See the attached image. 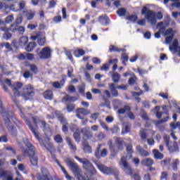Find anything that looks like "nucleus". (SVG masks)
Instances as JSON below:
<instances>
[{
  "label": "nucleus",
  "mask_w": 180,
  "mask_h": 180,
  "mask_svg": "<svg viewBox=\"0 0 180 180\" xmlns=\"http://www.w3.org/2000/svg\"><path fill=\"white\" fill-rule=\"evenodd\" d=\"M4 81L6 84L8 85V86H11L15 96H19L20 95H23V96H25V98H27V96H34V90H33V86L32 85L29 84L25 86L24 87V92L20 93V88L23 86V84L22 83L16 82L12 84L9 79H6Z\"/></svg>",
  "instance_id": "f257e3e1"
},
{
  "label": "nucleus",
  "mask_w": 180,
  "mask_h": 180,
  "mask_svg": "<svg viewBox=\"0 0 180 180\" xmlns=\"http://www.w3.org/2000/svg\"><path fill=\"white\" fill-rule=\"evenodd\" d=\"M34 120V123L35 124V128H33L30 124H29L30 129L32 131L34 136L36 137V139L39 141V143H41V139H40L39 134V132L36 131V129L37 127H41L43 129V131H44L45 134H49L50 133V128L49 127L48 124L44 121H40L39 120V118L37 117H32Z\"/></svg>",
  "instance_id": "f03ea898"
},
{
  "label": "nucleus",
  "mask_w": 180,
  "mask_h": 180,
  "mask_svg": "<svg viewBox=\"0 0 180 180\" xmlns=\"http://www.w3.org/2000/svg\"><path fill=\"white\" fill-rule=\"evenodd\" d=\"M169 23V16L167 17V22H160L157 25V29H158L160 32L165 36H167L165 39L166 44H171V42L172 41V39L174 37V34H175V32H174V30L171 28L165 31V27L168 26Z\"/></svg>",
  "instance_id": "7ed1b4c3"
},
{
  "label": "nucleus",
  "mask_w": 180,
  "mask_h": 180,
  "mask_svg": "<svg viewBox=\"0 0 180 180\" xmlns=\"http://www.w3.org/2000/svg\"><path fill=\"white\" fill-rule=\"evenodd\" d=\"M65 162L68 164V166L69 167V168H70L72 172H74L75 176H76L78 180H95L92 177H86V179H85V177L82 176L81 172H79V168L75 163L71 161V159L67 158L65 160Z\"/></svg>",
  "instance_id": "20e7f679"
},
{
  "label": "nucleus",
  "mask_w": 180,
  "mask_h": 180,
  "mask_svg": "<svg viewBox=\"0 0 180 180\" xmlns=\"http://www.w3.org/2000/svg\"><path fill=\"white\" fill-rule=\"evenodd\" d=\"M24 144L27 147L25 154H29L30 157V162L34 166L37 165V157L34 155V146H32L27 139H23Z\"/></svg>",
  "instance_id": "39448f33"
},
{
  "label": "nucleus",
  "mask_w": 180,
  "mask_h": 180,
  "mask_svg": "<svg viewBox=\"0 0 180 180\" xmlns=\"http://www.w3.org/2000/svg\"><path fill=\"white\" fill-rule=\"evenodd\" d=\"M120 167H122L123 171L127 174V175H130V176H132L134 180H140V176L138 174H135L133 176V169H131V167H130V165L126 162V159L124 158H121L120 162Z\"/></svg>",
  "instance_id": "423d86ee"
},
{
  "label": "nucleus",
  "mask_w": 180,
  "mask_h": 180,
  "mask_svg": "<svg viewBox=\"0 0 180 180\" xmlns=\"http://www.w3.org/2000/svg\"><path fill=\"white\" fill-rule=\"evenodd\" d=\"M75 158L79 162L83 164L84 168H85V169L88 171V172H90L91 175H95V174H96V169H95V167H94L92 163L90 162L89 160H86V158H80L78 156H75Z\"/></svg>",
  "instance_id": "0eeeda50"
},
{
  "label": "nucleus",
  "mask_w": 180,
  "mask_h": 180,
  "mask_svg": "<svg viewBox=\"0 0 180 180\" xmlns=\"http://www.w3.org/2000/svg\"><path fill=\"white\" fill-rule=\"evenodd\" d=\"M141 13L142 15H145V18L146 19H147L148 22L150 23V25H155L157 23L155 13H154L153 11L148 10L147 7H143Z\"/></svg>",
  "instance_id": "6e6552de"
},
{
  "label": "nucleus",
  "mask_w": 180,
  "mask_h": 180,
  "mask_svg": "<svg viewBox=\"0 0 180 180\" xmlns=\"http://www.w3.org/2000/svg\"><path fill=\"white\" fill-rule=\"evenodd\" d=\"M16 5V0H6V2H0V9L5 8L6 9H10L13 12H18V8H15Z\"/></svg>",
  "instance_id": "1a4fd4ad"
},
{
  "label": "nucleus",
  "mask_w": 180,
  "mask_h": 180,
  "mask_svg": "<svg viewBox=\"0 0 180 180\" xmlns=\"http://www.w3.org/2000/svg\"><path fill=\"white\" fill-rule=\"evenodd\" d=\"M36 53L38 54L39 57L44 60L51 57V49H50L49 47H44L41 51L40 49H37Z\"/></svg>",
  "instance_id": "9d476101"
},
{
  "label": "nucleus",
  "mask_w": 180,
  "mask_h": 180,
  "mask_svg": "<svg viewBox=\"0 0 180 180\" xmlns=\"http://www.w3.org/2000/svg\"><path fill=\"white\" fill-rule=\"evenodd\" d=\"M101 147H103V144H98L94 153L96 158H98V160H100V158H103L108 155V149L103 148L101 150Z\"/></svg>",
  "instance_id": "9b49d317"
},
{
  "label": "nucleus",
  "mask_w": 180,
  "mask_h": 180,
  "mask_svg": "<svg viewBox=\"0 0 180 180\" xmlns=\"http://www.w3.org/2000/svg\"><path fill=\"white\" fill-rule=\"evenodd\" d=\"M94 164H96L99 171H101V172H103V174H105V175H110L113 174V169H112V168L105 167L102 164H99L96 160H94Z\"/></svg>",
  "instance_id": "f8f14e48"
},
{
  "label": "nucleus",
  "mask_w": 180,
  "mask_h": 180,
  "mask_svg": "<svg viewBox=\"0 0 180 180\" xmlns=\"http://www.w3.org/2000/svg\"><path fill=\"white\" fill-rule=\"evenodd\" d=\"M4 119L6 122V125L7 126L8 130H10V131L13 134H16V129L12 127V121H11L12 120V112H9L8 115L6 117L4 116Z\"/></svg>",
  "instance_id": "ddd939ff"
},
{
  "label": "nucleus",
  "mask_w": 180,
  "mask_h": 180,
  "mask_svg": "<svg viewBox=\"0 0 180 180\" xmlns=\"http://www.w3.org/2000/svg\"><path fill=\"white\" fill-rule=\"evenodd\" d=\"M10 32H12L13 33H16V32H18L20 34H23L25 32V28L23 26H18L15 24H12L10 26Z\"/></svg>",
  "instance_id": "4468645a"
},
{
  "label": "nucleus",
  "mask_w": 180,
  "mask_h": 180,
  "mask_svg": "<svg viewBox=\"0 0 180 180\" xmlns=\"http://www.w3.org/2000/svg\"><path fill=\"white\" fill-rule=\"evenodd\" d=\"M169 49L170 51L178 53L179 56H180V46H178V39H174L172 45H170Z\"/></svg>",
  "instance_id": "2eb2a0df"
},
{
  "label": "nucleus",
  "mask_w": 180,
  "mask_h": 180,
  "mask_svg": "<svg viewBox=\"0 0 180 180\" xmlns=\"http://www.w3.org/2000/svg\"><path fill=\"white\" fill-rule=\"evenodd\" d=\"M89 111H88L87 110H85L84 108H79L77 110L76 116L79 119H84V117L86 116V115H89Z\"/></svg>",
  "instance_id": "dca6fc26"
},
{
  "label": "nucleus",
  "mask_w": 180,
  "mask_h": 180,
  "mask_svg": "<svg viewBox=\"0 0 180 180\" xmlns=\"http://www.w3.org/2000/svg\"><path fill=\"white\" fill-rule=\"evenodd\" d=\"M141 163L143 167H151V165L154 164V160L151 158H145L141 162Z\"/></svg>",
  "instance_id": "f3484780"
},
{
  "label": "nucleus",
  "mask_w": 180,
  "mask_h": 180,
  "mask_svg": "<svg viewBox=\"0 0 180 180\" xmlns=\"http://www.w3.org/2000/svg\"><path fill=\"white\" fill-rule=\"evenodd\" d=\"M153 154L154 158L156 160H162L164 158V155L161 153L159 150L154 149L153 150Z\"/></svg>",
  "instance_id": "a211bd4d"
},
{
  "label": "nucleus",
  "mask_w": 180,
  "mask_h": 180,
  "mask_svg": "<svg viewBox=\"0 0 180 180\" xmlns=\"http://www.w3.org/2000/svg\"><path fill=\"white\" fill-rule=\"evenodd\" d=\"M133 146L131 145H128L127 146V152L128 153V156H123L122 158H125V160H126V162H127V160H130V158H131V157H133L131 155V153H133Z\"/></svg>",
  "instance_id": "6ab92c4d"
},
{
  "label": "nucleus",
  "mask_w": 180,
  "mask_h": 180,
  "mask_svg": "<svg viewBox=\"0 0 180 180\" xmlns=\"http://www.w3.org/2000/svg\"><path fill=\"white\" fill-rule=\"evenodd\" d=\"M110 91H111V94L113 96H117L119 95V93L117 92V87L115 85V84L112 83L109 85Z\"/></svg>",
  "instance_id": "aec40b11"
},
{
  "label": "nucleus",
  "mask_w": 180,
  "mask_h": 180,
  "mask_svg": "<svg viewBox=\"0 0 180 180\" xmlns=\"http://www.w3.org/2000/svg\"><path fill=\"white\" fill-rule=\"evenodd\" d=\"M82 144L84 152L86 154H90V153H92V148H91V146H89V144H88L87 142H83Z\"/></svg>",
  "instance_id": "412c9836"
},
{
  "label": "nucleus",
  "mask_w": 180,
  "mask_h": 180,
  "mask_svg": "<svg viewBox=\"0 0 180 180\" xmlns=\"http://www.w3.org/2000/svg\"><path fill=\"white\" fill-rule=\"evenodd\" d=\"M58 166L60 167L61 171L63 172V174H65V176L66 178V179L68 180H75L74 179V178H72V176H70L68 174V173L67 172V170H65V169L64 168V167H63V165H61V164H60L59 162H58Z\"/></svg>",
  "instance_id": "4be33fe9"
},
{
  "label": "nucleus",
  "mask_w": 180,
  "mask_h": 180,
  "mask_svg": "<svg viewBox=\"0 0 180 180\" xmlns=\"http://www.w3.org/2000/svg\"><path fill=\"white\" fill-rule=\"evenodd\" d=\"M59 120L62 123V124H63L62 130L65 133L68 130V128L65 125L67 124V120L64 117H60Z\"/></svg>",
  "instance_id": "5701e85b"
},
{
  "label": "nucleus",
  "mask_w": 180,
  "mask_h": 180,
  "mask_svg": "<svg viewBox=\"0 0 180 180\" xmlns=\"http://www.w3.org/2000/svg\"><path fill=\"white\" fill-rule=\"evenodd\" d=\"M169 151L171 153H178L179 151V148H178V144L176 143H174L172 146H167Z\"/></svg>",
  "instance_id": "b1692460"
},
{
  "label": "nucleus",
  "mask_w": 180,
  "mask_h": 180,
  "mask_svg": "<svg viewBox=\"0 0 180 180\" xmlns=\"http://www.w3.org/2000/svg\"><path fill=\"white\" fill-rule=\"evenodd\" d=\"M27 41H29V38L26 36H22L19 39L18 44L20 46H26V44H27Z\"/></svg>",
  "instance_id": "393cba45"
},
{
  "label": "nucleus",
  "mask_w": 180,
  "mask_h": 180,
  "mask_svg": "<svg viewBox=\"0 0 180 180\" xmlns=\"http://www.w3.org/2000/svg\"><path fill=\"white\" fill-rule=\"evenodd\" d=\"M99 22L103 26H106L109 23V18L106 15L101 16L99 18Z\"/></svg>",
  "instance_id": "a878e982"
},
{
  "label": "nucleus",
  "mask_w": 180,
  "mask_h": 180,
  "mask_svg": "<svg viewBox=\"0 0 180 180\" xmlns=\"http://www.w3.org/2000/svg\"><path fill=\"white\" fill-rule=\"evenodd\" d=\"M44 97L48 101H51V99H53V91H51V90H47L44 92Z\"/></svg>",
  "instance_id": "bb28decb"
},
{
  "label": "nucleus",
  "mask_w": 180,
  "mask_h": 180,
  "mask_svg": "<svg viewBox=\"0 0 180 180\" xmlns=\"http://www.w3.org/2000/svg\"><path fill=\"white\" fill-rule=\"evenodd\" d=\"M36 46H37L36 42H30L25 48V50L28 52L33 51L36 49Z\"/></svg>",
  "instance_id": "cd10ccee"
},
{
  "label": "nucleus",
  "mask_w": 180,
  "mask_h": 180,
  "mask_svg": "<svg viewBox=\"0 0 180 180\" xmlns=\"http://www.w3.org/2000/svg\"><path fill=\"white\" fill-rule=\"evenodd\" d=\"M136 150L140 153L142 157H148L150 155V153H148L147 150H143L140 146H136Z\"/></svg>",
  "instance_id": "c85d7f7f"
},
{
  "label": "nucleus",
  "mask_w": 180,
  "mask_h": 180,
  "mask_svg": "<svg viewBox=\"0 0 180 180\" xmlns=\"http://www.w3.org/2000/svg\"><path fill=\"white\" fill-rule=\"evenodd\" d=\"M66 141L71 150H73V151H75L77 150V146L72 144V141H71V139H70V137H66Z\"/></svg>",
  "instance_id": "c756f323"
},
{
  "label": "nucleus",
  "mask_w": 180,
  "mask_h": 180,
  "mask_svg": "<svg viewBox=\"0 0 180 180\" xmlns=\"http://www.w3.org/2000/svg\"><path fill=\"white\" fill-rule=\"evenodd\" d=\"M37 43L39 46H44V44H46V37L44 36L39 35Z\"/></svg>",
  "instance_id": "7c9ffc66"
},
{
  "label": "nucleus",
  "mask_w": 180,
  "mask_h": 180,
  "mask_svg": "<svg viewBox=\"0 0 180 180\" xmlns=\"http://www.w3.org/2000/svg\"><path fill=\"white\" fill-rule=\"evenodd\" d=\"M65 82V80L64 79L60 81V83L58 82H55L53 83V88H57V89L61 88V86L64 85Z\"/></svg>",
  "instance_id": "2f4dec72"
},
{
  "label": "nucleus",
  "mask_w": 180,
  "mask_h": 180,
  "mask_svg": "<svg viewBox=\"0 0 180 180\" xmlns=\"http://www.w3.org/2000/svg\"><path fill=\"white\" fill-rule=\"evenodd\" d=\"M115 143L118 145L119 150H123V139L122 138H117Z\"/></svg>",
  "instance_id": "473e14b6"
},
{
  "label": "nucleus",
  "mask_w": 180,
  "mask_h": 180,
  "mask_svg": "<svg viewBox=\"0 0 180 180\" xmlns=\"http://www.w3.org/2000/svg\"><path fill=\"white\" fill-rule=\"evenodd\" d=\"M112 77L113 82H119V81H120V75L117 72L112 73Z\"/></svg>",
  "instance_id": "72a5a7b5"
},
{
  "label": "nucleus",
  "mask_w": 180,
  "mask_h": 180,
  "mask_svg": "<svg viewBox=\"0 0 180 180\" xmlns=\"http://www.w3.org/2000/svg\"><path fill=\"white\" fill-rule=\"evenodd\" d=\"M74 54L75 57H79L85 54V51L83 49H77L76 51H75Z\"/></svg>",
  "instance_id": "f704fd0d"
},
{
  "label": "nucleus",
  "mask_w": 180,
  "mask_h": 180,
  "mask_svg": "<svg viewBox=\"0 0 180 180\" xmlns=\"http://www.w3.org/2000/svg\"><path fill=\"white\" fill-rule=\"evenodd\" d=\"M160 106H156L155 107V112H156V117L158 119H161L162 117V112H160Z\"/></svg>",
  "instance_id": "c9c22d12"
},
{
  "label": "nucleus",
  "mask_w": 180,
  "mask_h": 180,
  "mask_svg": "<svg viewBox=\"0 0 180 180\" xmlns=\"http://www.w3.org/2000/svg\"><path fill=\"white\" fill-rule=\"evenodd\" d=\"M47 141H49L46 144H44V147L47 148L49 151H51L53 148H54V146H53V143H50V138L47 139Z\"/></svg>",
  "instance_id": "e433bc0d"
},
{
  "label": "nucleus",
  "mask_w": 180,
  "mask_h": 180,
  "mask_svg": "<svg viewBox=\"0 0 180 180\" xmlns=\"http://www.w3.org/2000/svg\"><path fill=\"white\" fill-rule=\"evenodd\" d=\"M4 149H6L7 151H10L11 154H13V155H16V150H15V149L12 146H5Z\"/></svg>",
  "instance_id": "4c0bfd02"
},
{
  "label": "nucleus",
  "mask_w": 180,
  "mask_h": 180,
  "mask_svg": "<svg viewBox=\"0 0 180 180\" xmlns=\"http://www.w3.org/2000/svg\"><path fill=\"white\" fill-rule=\"evenodd\" d=\"M140 134L142 140H146L147 139V131L146 129H141L140 130Z\"/></svg>",
  "instance_id": "58836bf2"
},
{
  "label": "nucleus",
  "mask_w": 180,
  "mask_h": 180,
  "mask_svg": "<svg viewBox=\"0 0 180 180\" xmlns=\"http://www.w3.org/2000/svg\"><path fill=\"white\" fill-rule=\"evenodd\" d=\"M179 165V160L176 159L173 161L172 163V169L173 171H176L178 169V165Z\"/></svg>",
  "instance_id": "ea45409f"
},
{
  "label": "nucleus",
  "mask_w": 180,
  "mask_h": 180,
  "mask_svg": "<svg viewBox=\"0 0 180 180\" xmlns=\"http://www.w3.org/2000/svg\"><path fill=\"white\" fill-rule=\"evenodd\" d=\"M170 127L173 129V130H175V129H179V130H180V122H173L170 124Z\"/></svg>",
  "instance_id": "a19ab883"
},
{
  "label": "nucleus",
  "mask_w": 180,
  "mask_h": 180,
  "mask_svg": "<svg viewBox=\"0 0 180 180\" xmlns=\"http://www.w3.org/2000/svg\"><path fill=\"white\" fill-rule=\"evenodd\" d=\"M20 10L21 12H23V13H26V11H25V6H26V3L23 1H21L19 4Z\"/></svg>",
  "instance_id": "79ce46f5"
},
{
  "label": "nucleus",
  "mask_w": 180,
  "mask_h": 180,
  "mask_svg": "<svg viewBox=\"0 0 180 180\" xmlns=\"http://www.w3.org/2000/svg\"><path fill=\"white\" fill-rule=\"evenodd\" d=\"M26 15H27V19L28 20H32V19H33V18H34V12L29 11L26 13Z\"/></svg>",
  "instance_id": "37998d69"
},
{
  "label": "nucleus",
  "mask_w": 180,
  "mask_h": 180,
  "mask_svg": "<svg viewBox=\"0 0 180 180\" xmlns=\"http://www.w3.org/2000/svg\"><path fill=\"white\" fill-rule=\"evenodd\" d=\"M109 64H112V63H114V65L112 66V70L115 71V70H117V59L110 60L108 61Z\"/></svg>",
  "instance_id": "c03bdc74"
},
{
  "label": "nucleus",
  "mask_w": 180,
  "mask_h": 180,
  "mask_svg": "<svg viewBox=\"0 0 180 180\" xmlns=\"http://www.w3.org/2000/svg\"><path fill=\"white\" fill-rule=\"evenodd\" d=\"M127 110H130V106L126 105L124 108H121L118 110V113L120 115H122V113H124V112H127Z\"/></svg>",
  "instance_id": "a18cd8bd"
},
{
  "label": "nucleus",
  "mask_w": 180,
  "mask_h": 180,
  "mask_svg": "<svg viewBox=\"0 0 180 180\" xmlns=\"http://www.w3.org/2000/svg\"><path fill=\"white\" fill-rule=\"evenodd\" d=\"M29 68L31 71H32V72H34V74H37L38 70H37V67L36 65H29Z\"/></svg>",
  "instance_id": "49530a36"
},
{
  "label": "nucleus",
  "mask_w": 180,
  "mask_h": 180,
  "mask_svg": "<svg viewBox=\"0 0 180 180\" xmlns=\"http://www.w3.org/2000/svg\"><path fill=\"white\" fill-rule=\"evenodd\" d=\"M13 20H15L13 15H8L7 18H6V23H12Z\"/></svg>",
  "instance_id": "de8ad7c7"
},
{
  "label": "nucleus",
  "mask_w": 180,
  "mask_h": 180,
  "mask_svg": "<svg viewBox=\"0 0 180 180\" xmlns=\"http://www.w3.org/2000/svg\"><path fill=\"white\" fill-rule=\"evenodd\" d=\"M130 131V127L127 124H124V128L122 129V134H126Z\"/></svg>",
  "instance_id": "09e8293b"
},
{
  "label": "nucleus",
  "mask_w": 180,
  "mask_h": 180,
  "mask_svg": "<svg viewBox=\"0 0 180 180\" xmlns=\"http://www.w3.org/2000/svg\"><path fill=\"white\" fill-rule=\"evenodd\" d=\"M117 13L120 16H124V15H126V9H124V8H120L117 11Z\"/></svg>",
  "instance_id": "8fccbe9b"
},
{
  "label": "nucleus",
  "mask_w": 180,
  "mask_h": 180,
  "mask_svg": "<svg viewBox=\"0 0 180 180\" xmlns=\"http://www.w3.org/2000/svg\"><path fill=\"white\" fill-rule=\"evenodd\" d=\"M173 4H172V6L176 7V8H180V0H171Z\"/></svg>",
  "instance_id": "3c124183"
},
{
  "label": "nucleus",
  "mask_w": 180,
  "mask_h": 180,
  "mask_svg": "<svg viewBox=\"0 0 180 180\" xmlns=\"http://www.w3.org/2000/svg\"><path fill=\"white\" fill-rule=\"evenodd\" d=\"M63 101H70V102H75V101H77V98H74V97H71L70 96H66L64 98H63Z\"/></svg>",
  "instance_id": "603ef678"
},
{
  "label": "nucleus",
  "mask_w": 180,
  "mask_h": 180,
  "mask_svg": "<svg viewBox=\"0 0 180 180\" xmlns=\"http://www.w3.org/2000/svg\"><path fill=\"white\" fill-rule=\"evenodd\" d=\"M11 37H12V34L9 32H6L3 34V39H4L5 40H9Z\"/></svg>",
  "instance_id": "864d4df0"
},
{
  "label": "nucleus",
  "mask_w": 180,
  "mask_h": 180,
  "mask_svg": "<svg viewBox=\"0 0 180 180\" xmlns=\"http://www.w3.org/2000/svg\"><path fill=\"white\" fill-rule=\"evenodd\" d=\"M96 137L98 140H99L100 141H102V140H104L105 139V134L100 132L98 135H96Z\"/></svg>",
  "instance_id": "5fc2aeb1"
},
{
  "label": "nucleus",
  "mask_w": 180,
  "mask_h": 180,
  "mask_svg": "<svg viewBox=\"0 0 180 180\" xmlns=\"http://www.w3.org/2000/svg\"><path fill=\"white\" fill-rule=\"evenodd\" d=\"M54 140L56 143H63V138L60 135H56L54 137Z\"/></svg>",
  "instance_id": "6e6d98bb"
},
{
  "label": "nucleus",
  "mask_w": 180,
  "mask_h": 180,
  "mask_svg": "<svg viewBox=\"0 0 180 180\" xmlns=\"http://www.w3.org/2000/svg\"><path fill=\"white\" fill-rule=\"evenodd\" d=\"M155 18L157 20H161V19H162L163 18V15H162V13L161 12H158L157 13H155Z\"/></svg>",
  "instance_id": "4d7b16f0"
},
{
  "label": "nucleus",
  "mask_w": 180,
  "mask_h": 180,
  "mask_svg": "<svg viewBox=\"0 0 180 180\" xmlns=\"http://www.w3.org/2000/svg\"><path fill=\"white\" fill-rule=\"evenodd\" d=\"M74 138L77 143H79V140H81V136H79V132H75L74 133Z\"/></svg>",
  "instance_id": "13d9d810"
},
{
  "label": "nucleus",
  "mask_w": 180,
  "mask_h": 180,
  "mask_svg": "<svg viewBox=\"0 0 180 180\" xmlns=\"http://www.w3.org/2000/svg\"><path fill=\"white\" fill-rule=\"evenodd\" d=\"M122 58L123 64H126V62L129 60V56H127V55H126L125 53H123L122 55Z\"/></svg>",
  "instance_id": "bf43d9fd"
},
{
  "label": "nucleus",
  "mask_w": 180,
  "mask_h": 180,
  "mask_svg": "<svg viewBox=\"0 0 180 180\" xmlns=\"http://www.w3.org/2000/svg\"><path fill=\"white\" fill-rule=\"evenodd\" d=\"M128 20H130L131 22H136L139 18L137 15H130L129 17L127 18Z\"/></svg>",
  "instance_id": "052dcab7"
},
{
  "label": "nucleus",
  "mask_w": 180,
  "mask_h": 180,
  "mask_svg": "<svg viewBox=\"0 0 180 180\" xmlns=\"http://www.w3.org/2000/svg\"><path fill=\"white\" fill-rule=\"evenodd\" d=\"M109 50L111 52L112 51H118V52L122 51V49H118L117 47H116L115 46H110Z\"/></svg>",
  "instance_id": "680f3d73"
},
{
  "label": "nucleus",
  "mask_w": 180,
  "mask_h": 180,
  "mask_svg": "<svg viewBox=\"0 0 180 180\" xmlns=\"http://www.w3.org/2000/svg\"><path fill=\"white\" fill-rule=\"evenodd\" d=\"M1 47H6L7 50H11L12 49L8 43L1 44Z\"/></svg>",
  "instance_id": "e2e57ef3"
},
{
  "label": "nucleus",
  "mask_w": 180,
  "mask_h": 180,
  "mask_svg": "<svg viewBox=\"0 0 180 180\" xmlns=\"http://www.w3.org/2000/svg\"><path fill=\"white\" fill-rule=\"evenodd\" d=\"M171 162V158H167L161 162L162 165H168Z\"/></svg>",
  "instance_id": "0e129e2a"
},
{
  "label": "nucleus",
  "mask_w": 180,
  "mask_h": 180,
  "mask_svg": "<svg viewBox=\"0 0 180 180\" xmlns=\"http://www.w3.org/2000/svg\"><path fill=\"white\" fill-rule=\"evenodd\" d=\"M25 58L27 60H33V58H34V56L33 53H27L25 54Z\"/></svg>",
  "instance_id": "69168bd1"
},
{
  "label": "nucleus",
  "mask_w": 180,
  "mask_h": 180,
  "mask_svg": "<svg viewBox=\"0 0 180 180\" xmlns=\"http://www.w3.org/2000/svg\"><path fill=\"white\" fill-rule=\"evenodd\" d=\"M39 180H51V178L47 175H44L43 176H39Z\"/></svg>",
  "instance_id": "338daca9"
},
{
  "label": "nucleus",
  "mask_w": 180,
  "mask_h": 180,
  "mask_svg": "<svg viewBox=\"0 0 180 180\" xmlns=\"http://www.w3.org/2000/svg\"><path fill=\"white\" fill-rule=\"evenodd\" d=\"M75 108V107L73 105V104H70L68 105L67 109H68V111L72 112V110H74Z\"/></svg>",
  "instance_id": "774afa93"
}]
</instances>
